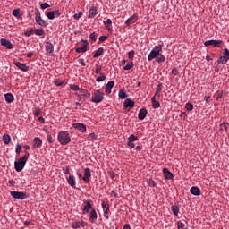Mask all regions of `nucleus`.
Here are the masks:
<instances>
[{"instance_id":"nucleus-46","label":"nucleus","mask_w":229,"mask_h":229,"mask_svg":"<svg viewBox=\"0 0 229 229\" xmlns=\"http://www.w3.org/2000/svg\"><path fill=\"white\" fill-rule=\"evenodd\" d=\"M152 108H155V109L160 108V102H158L157 100L152 102Z\"/></svg>"},{"instance_id":"nucleus-21","label":"nucleus","mask_w":229,"mask_h":229,"mask_svg":"<svg viewBox=\"0 0 229 229\" xmlns=\"http://www.w3.org/2000/svg\"><path fill=\"white\" fill-rule=\"evenodd\" d=\"M190 192L193 196H199L201 194V190H199V188H198V186H193L191 188Z\"/></svg>"},{"instance_id":"nucleus-63","label":"nucleus","mask_w":229,"mask_h":229,"mask_svg":"<svg viewBox=\"0 0 229 229\" xmlns=\"http://www.w3.org/2000/svg\"><path fill=\"white\" fill-rule=\"evenodd\" d=\"M79 64L82 65V67H85V60H83L82 58H80L78 60Z\"/></svg>"},{"instance_id":"nucleus-4","label":"nucleus","mask_w":229,"mask_h":229,"mask_svg":"<svg viewBox=\"0 0 229 229\" xmlns=\"http://www.w3.org/2000/svg\"><path fill=\"white\" fill-rule=\"evenodd\" d=\"M105 99V93H101L99 90H95L92 94V103H101Z\"/></svg>"},{"instance_id":"nucleus-58","label":"nucleus","mask_w":229,"mask_h":229,"mask_svg":"<svg viewBox=\"0 0 229 229\" xmlns=\"http://www.w3.org/2000/svg\"><path fill=\"white\" fill-rule=\"evenodd\" d=\"M35 19H38L40 16V11L38 9H35Z\"/></svg>"},{"instance_id":"nucleus-9","label":"nucleus","mask_w":229,"mask_h":229,"mask_svg":"<svg viewBox=\"0 0 229 229\" xmlns=\"http://www.w3.org/2000/svg\"><path fill=\"white\" fill-rule=\"evenodd\" d=\"M13 64L16 67H18V69H21V71H23V72H28V71H30V66L26 65V64H22L17 61H15Z\"/></svg>"},{"instance_id":"nucleus-39","label":"nucleus","mask_w":229,"mask_h":229,"mask_svg":"<svg viewBox=\"0 0 229 229\" xmlns=\"http://www.w3.org/2000/svg\"><path fill=\"white\" fill-rule=\"evenodd\" d=\"M70 89H71V90H73V92H78V90L79 91L81 90V89H80V86L74 85V84H71Z\"/></svg>"},{"instance_id":"nucleus-64","label":"nucleus","mask_w":229,"mask_h":229,"mask_svg":"<svg viewBox=\"0 0 229 229\" xmlns=\"http://www.w3.org/2000/svg\"><path fill=\"white\" fill-rule=\"evenodd\" d=\"M123 229H131V226H130V224H125Z\"/></svg>"},{"instance_id":"nucleus-18","label":"nucleus","mask_w":229,"mask_h":229,"mask_svg":"<svg viewBox=\"0 0 229 229\" xmlns=\"http://www.w3.org/2000/svg\"><path fill=\"white\" fill-rule=\"evenodd\" d=\"M92 176L89 168L84 169V177H82L83 182H89V179Z\"/></svg>"},{"instance_id":"nucleus-54","label":"nucleus","mask_w":229,"mask_h":229,"mask_svg":"<svg viewBox=\"0 0 229 229\" xmlns=\"http://www.w3.org/2000/svg\"><path fill=\"white\" fill-rule=\"evenodd\" d=\"M83 15V13H81V12H79L78 13H75L74 15H73V19H76V20H78V19H81V16Z\"/></svg>"},{"instance_id":"nucleus-59","label":"nucleus","mask_w":229,"mask_h":229,"mask_svg":"<svg viewBox=\"0 0 229 229\" xmlns=\"http://www.w3.org/2000/svg\"><path fill=\"white\" fill-rule=\"evenodd\" d=\"M172 74H174V76H178V74H180V72H178V70L176 68H174L172 70Z\"/></svg>"},{"instance_id":"nucleus-35","label":"nucleus","mask_w":229,"mask_h":229,"mask_svg":"<svg viewBox=\"0 0 229 229\" xmlns=\"http://www.w3.org/2000/svg\"><path fill=\"white\" fill-rule=\"evenodd\" d=\"M12 14L16 17L17 19H21V9H14L13 12H12Z\"/></svg>"},{"instance_id":"nucleus-40","label":"nucleus","mask_w":229,"mask_h":229,"mask_svg":"<svg viewBox=\"0 0 229 229\" xmlns=\"http://www.w3.org/2000/svg\"><path fill=\"white\" fill-rule=\"evenodd\" d=\"M103 66L97 64L95 69V74H103V72H101Z\"/></svg>"},{"instance_id":"nucleus-29","label":"nucleus","mask_w":229,"mask_h":229,"mask_svg":"<svg viewBox=\"0 0 229 229\" xmlns=\"http://www.w3.org/2000/svg\"><path fill=\"white\" fill-rule=\"evenodd\" d=\"M86 44L82 45L81 47L76 48V53H86L87 51V46H89V43L85 41Z\"/></svg>"},{"instance_id":"nucleus-32","label":"nucleus","mask_w":229,"mask_h":229,"mask_svg":"<svg viewBox=\"0 0 229 229\" xmlns=\"http://www.w3.org/2000/svg\"><path fill=\"white\" fill-rule=\"evenodd\" d=\"M172 212L174 215H175L176 217H178V214L180 212V207H178V205L172 206Z\"/></svg>"},{"instance_id":"nucleus-19","label":"nucleus","mask_w":229,"mask_h":229,"mask_svg":"<svg viewBox=\"0 0 229 229\" xmlns=\"http://www.w3.org/2000/svg\"><path fill=\"white\" fill-rule=\"evenodd\" d=\"M114 85H115V82H114V81L107 82L106 86V94H112V89H114Z\"/></svg>"},{"instance_id":"nucleus-16","label":"nucleus","mask_w":229,"mask_h":229,"mask_svg":"<svg viewBox=\"0 0 229 229\" xmlns=\"http://www.w3.org/2000/svg\"><path fill=\"white\" fill-rule=\"evenodd\" d=\"M123 106L125 108L131 109V108H133V106H135V102L133 100L130 99V98H126L124 103H123Z\"/></svg>"},{"instance_id":"nucleus-5","label":"nucleus","mask_w":229,"mask_h":229,"mask_svg":"<svg viewBox=\"0 0 229 229\" xmlns=\"http://www.w3.org/2000/svg\"><path fill=\"white\" fill-rule=\"evenodd\" d=\"M222 55H223L218 58L217 62H218V64H222L223 65H225V64H226L229 60V50H228V48H225Z\"/></svg>"},{"instance_id":"nucleus-2","label":"nucleus","mask_w":229,"mask_h":229,"mask_svg":"<svg viewBox=\"0 0 229 229\" xmlns=\"http://www.w3.org/2000/svg\"><path fill=\"white\" fill-rule=\"evenodd\" d=\"M57 140L61 146H67L71 142V136L67 131H62L58 132Z\"/></svg>"},{"instance_id":"nucleus-8","label":"nucleus","mask_w":229,"mask_h":229,"mask_svg":"<svg viewBox=\"0 0 229 229\" xmlns=\"http://www.w3.org/2000/svg\"><path fill=\"white\" fill-rule=\"evenodd\" d=\"M221 44H223L222 40H207L204 42V46H206V47H208V46H213L214 47H219V46H221Z\"/></svg>"},{"instance_id":"nucleus-11","label":"nucleus","mask_w":229,"mask_h":229,"mask_svg":"<svg viewBox=\"0 0 229 229\" xmlns=\"http://www.w3.org/2000/svg\"><path fill=\"white\" fill-rule=\"evenodd\" d=\"M73 128H75V130H79L81 133H85V131H87V125L83 123H73Z\"/></svg>"},{"instance_id":"nucleus-13","label":"nucleus","mask_w":229,"mask_h":229,"mask_svg":"<svg viewBox=\"0 0 229 229\" xmlns=\"http://www.w3.org/2000/svg\"><path fill=\"white\" fill-rule=\"evenodd\" d=\"M0 44L1 46H4V47H6L7 49H13V45L12 44V42H10V40L5 39V38H2L0 40Z\"/></svg>"},{"instance_id":"nucleus-38","label":"nucleus","mask_w":229,"mask_h":229,"mask_svg":"<svg viewBox=\"0 0 229 229\" xmlns=\"http://www.w3.org/2000/svg\"><path fill=\"white\" fill-rule=\"evenodd\" d=\"M106 80V76H105L104 73H101L100 76L96 79V81H98V83H101V81H105Z\"/></svg>"},{"instance_id":"nucleus-57","label":"nucleus","mask_w":229,"mask_h":229,"mask_svg":"<svg viewBox=\"0 0 229 229\" xmlns=\"http://www.w3.org/2000/svg\"><path fill=\"white\" fill-rule=\"evenodd\" d=\"M89 38H90V40H92L93 42H96V32H92V33L89 35Z\"/></svg>"},{"instance_id":"nucleus-45","label":"nucleus","mask_w":229,"mask_h":229,"mask_svg":"<svg viewBox=\"0 0 229 229\" xmlns=\"http://www.w3.org/2000/svg\"><path fill=\"white\" fill-rule=\"evenodd\" d=\"M177 228L178 229H185V223L182 222V221H178L177 223Z\"/></svg>"},{"instance_id":"nucleus-56","label":"nucleus","mask_w":229,"mask_h":229,"mask_svg":"<svg viewBox=\"0 0 229 229\" xmlns=\"http://www.w3.org/2000/svg\"><path fill=\"white\" fill-rule=\"evenodd\" d=\"M128 56H129V58H134L135 57V50H131L128 53Z\"/></svg>"},{"instance_id":"nucleus-48","label":"nucleus","mask_w":229,"mask_h":229,"mask_svg":"<svg viewBox=\"0 0 229 229\" xmlns=\"http://www.w3.org/2000/svg\"><path fill=\"white\" fill-rule=\"evenodd\" d=\"M133 67V63H130L123 67L124 71H130Z\"/></svg>"},{"instance_id":"nucleus-53","label":"nucleus","mask_w":229,"mask_h":229,"mask_svg":"<svg viewBox=\"0 0 229 229\" xmlns=\"http://www.w3.org/2000/svg\"><path fill=\"white\" fill-rule=\"evenodd\" d=\"M41 112H42V110H40V108H38V107L36 108L35 112H34L35 117H38V115H40Z\"/></svg>"},{"instance_id":"nucleus-1","label":"nucleus","mask_w":229,"mask_h":229,"mask_svg":"<svg viewBox=\"0 0 229 229\" xmlns=\"http://www.w3.org/2000/svg\"><path fill=\"white\" fill-rule=\"evenodd\" d=\"M29 157L30 153L25 152V155L21 158H19L18 161L14 162V169L17 171V173H21V171L24 169V165H26Z\"/></svg>"},{"instance_id":"nucleus-49","label":"nucleus","mask_w":229,"mask_h":229,"mask_svg":"<svg viewBox=\"0 0 229 229\" xmlns=\"http://www.w3.org/2000/svg\"><path fill=\"white\" fill-rule=\"evenodd\" d=\"M147 182H148V185L149 186V187H155V181H153L152 179H148L147 180Z\"/></svg>"},{"instance_id":"nucleus-15","label":"nucleus","mask_w":229,"mask_h":229,"mask_svg":"<svg viewBox=\"0 0 229 229\" xmlns=\"http://www.w3.org/2000/svg\"><path fill=\"white\" fill-rule=\"evenodd\" d=\"M137 19H139V16L137 14L131 15L130 18L126 20L125 21L126 26H130L137 22Z\"/></svg>"},{"instance_id":"nucleus-27","label":"nucleus","mask_w":229,"mask_h":229,"mask_svg":"<svg viewBox=\"0 0 229 229\" xmlns=\"http://www.w3.org/2000/svg\"><path fill=\"white\" fill-rule=\"evenodd\" d=\"M96 219H98V213H96V209H91L89 221L91 223H94V221H96Z\"/></svg>"},{"instance_id":"nucleus-62","label":"nucleus","mask_w":229,"mask_h":229,"mask_svg":"<svg viewBox=\"0 0 229 229\" xmlns=\"http://www.w3.org/2000/svg\"><path fill=\"white\" fill-rule=\"evenodd\" d=\"M63 171H64V174H71V172L69 171V166L63 168Z\"/></svg>"},{"instance_id":"nucleus-23","label":"nucleus","mask_w":229,"mask_h":229,"mask_svg":"<svg viewBox=\"0 0 229 229\" xmlns=\"http://www.w3.org/2000/svg\"><path fill=\"white\" fill-rule=\"evenodd\" d=\"M33 148H40L42 146V140H40L38 137H35L33 139Z\"/></svg>"},{"instance_id":"nucleus-60","label":"nucleus","mask_w":229,"mask_h":229,"mask_svg":"<svg viewBox=\"0 0 229 229\" xmlns=\"http://www.w3.org/2000/svg\"><path fill=\"white\" fill-rule=\"evenodd\" d=\"M127 145L129 146V148H135V143L133 141H127Z\"/></svg>"},{"instance_id":"nucleus-26","label":"nucleus","mask_w":229,"mask_h":229,"mask_svg":"<svg viewBox=\"0 0 229 229\" xmlns=\"http://www.w3.org/2000/svg\"><path fill=\"white\" fill-rule=\"evenodd\" d=\"M81 94L84 99H89L90 98V92L85 89H81Z\"/></svg>"},{"instance_id":"nucleus-17","label":"nucleus","mask_w":229,"mask_h":229,"mask_svg":"<svg viewBox=\"0 0 229 229\" xmlns=\"http://www.w3.org/2000/svg\"><path fill=\"white\" fill-rule=\"evenodd\" d=\"M89 19H94V17H96L98 15V7L96 6H92L89 10Z\"/></svg>"},{"instance_id":"nucleus-10","label":"nucleus","mask_w":229,"mask_h":229,"mask_svg":"<svg viewBox=\"0 0 229 229\" xmlns=\"http://www.w3.org/2000/svg\"><path fill=\"white\" fill-rule=\"evenodd\" d=\"M87 225H88V224H87V222H85V221L73 222V223L72 224V228H74V229L85 228V226H87Z\"/></svg>"},{"instance_id":"nucleus-42","label":"nucleus","mask_w":229,"mask_h":229,"mask_svg":"<svg viewBox=\"0 0 229 229\" xmlns=\"http://www.w3.org/2000/svg\"><path fill=\"white\" fill-rule=\"evenodd\" d=\"M54 84L56 87H62V85H64V81L56 79L54 81Z\"/></svg>"},{"instance_id":"nucleus-6","label":"nucleus","mask_w":229,"mask_h":229,"mask_svg":"<svg viewBox=\"0 0 229 229\" xmlns=\"http://www.w3.org/2000/svg\"><path fill=\"white\" fill-rule=\"evenodd\" d=\"M11 196L14 198V199H26L28 198L26 192L22 191H11Z\"/></svg>"},{"instance_id":"nucleus-47","label":"nucleus","mask_w":229,"mask_h":229,"mask_svg":"<svg viewBox=\"0 0 229 229\" xmlns=\"http://www.w3.org/2000/svg\"><path fill=\"white\" fill-rule=\"evenodd\" d=\"M89 140H96L98 139V135L96 133L92 132L89 135Z\"/></svg>"},{"instance_id":"nucleus-52","label":"nucleus","mask_w":229,"mask_h":229,"mask_svg":"<svg viewBox=\"0 0 229 229\" xmlns=\"http://www.w3.org/2000/svg\"><path fill=\"white\" fill-rule=\"evenodd\" d=\"M47 142H49V144H53L55 142V140H53V136H51V134H48L47 136Z\"/></svg>"},{"instance_id":"nucleus-22","label":"nucleus","mask_w":229,"mask_h":229,"mask_svg":"<svg viewBox=\"0 0 229 229\" xmlns=\"http://www.w3.org/2000/svg\"><path fill=\"white\" fill-rule=\"evenodd\" d=\"M163 174H165V177L166 178V180H173V178H174L173 173H171V171H169V169L164 168Z\"/></svg>"},{"instance_id":"nucleus-37","label":"nucleus","mask_w":229,"mask_h":229,"mask_svg":"<svg viewBox=\"0 0 229 229\" xmlns=\"http://www.w3.org/2000/svg\"><path fill=\"white\" fill-rule=\"evenodd\" d=\"M34 33L38 37H42V35H44L45 31L43 30V29H36V30H34Z\"/></svg>"},{"instance_id":"nucleus-3","label":"nucleus","mask_w":229,"mask_h":229,"mask_svg":"<svg viewBox=\"0 0 229 229\" xmlns=\"http://www.w3.org/2000/svg\"><path fill=\"white\" fill-rule=\"evenodd\" d=\"M160 51H162V46H156L149 53L148 56V62H151V60H155L160 54Z\"/></svg>"},{"instance_id":"nucleus-25","label":"nucleus","mask_w":229,"mask_h":229,"mask_svg":"<svg viewBox=\"0 0 229 229\" xmlns=\"http://www.w3.org/2000/svg\"><path fill=\"white\" fill-rule=\"evenodd\" d=\"M92 208V205L90 204V201H86V205L84 206L82 209V214H89V211Z\"/></svg>"},{"instance_id":"nucleus-14","label":"nucleus","mask_w":229,"mask_h":229,"mask_svg":"<svg viewBox=\"0 0 229 229\" xmlns=\"http://www.w3.org/2000/svg\"><path fill=\"white\" fill-rule=\"evenodd\" d=\"M146 115H148V109L147 108H141L138 114V119L140 121H144L146 119Z\"/></svg>"},{"instance_id":"nucleus-33","label":"nucleus","mask_w":229,"mask_h":229,"mask_svg":"<svg viewBox=\"0 0 229 229\" xmlns=\"http://www.w3.org/2000/svg\"><path fill=\"white\" fill-rule=\"evenodd\" d=\"M12 140V138L8 134L3 135V142L4 144H10V141Z\"/></svg>"},{"instance_id":"nucleus-12","label":"nucleus","mask_w":229,"mask_h":229,"mask_svg":"<svg viewBox=\"0 0 229 229\" xmlns=\"http://www.w3.org/2000/svg\"><path fill=\"white\" fill-rule=\"evenodd\" d=\"M46 51L49 56H51V55H53V53L55 51V47L53 46V43H51V42L46 43Z\"/></svg>"},{"instance_id":"nucleus-51","label":"nucleus","mask_w":229,"mask_h":229,"mask_svg":"<svg viewBox=\"0 0 229 229\" xmlns=\"http://www.w3.org/2000/svg\"><path fill=\"white\" fill-rule=\"evenodd\" d=\"M162 83H159L157 88H156V91H157V94H160V92H162Z\"/></svg>"},{"instance_id":"nucleus-50","label":"nucleus","mask_w":229,"mask_h":229,"mask_svg":"<svg viewBox=\"0 0 229 229\" xmlns=\"http://www.w3.org/2000/svg\"><path fill=\"white\" fill-rule=\"evenodd\" d=\"M51 5H49L47 3H43L40 4L41 10H46V8H50Z\"/></svg>"},{"instance_id":"nucleus-43","label":"nucleus","mask_w":229,"mask_h":229,"mask_svg":"<svg viewBox=\"0 0 229 229\" xmlns=\"http://www.w3.org/2000/svg\"><path fill=\"white\" fill-rule=\"evenodd\" d=\"M108 212H110V206H107L106 210L104 211V217L106 219H110V216H108Z\"/></svg>"},{"instance_id":"nucleus-28","label":"nucleus","mask_w":229,"mask_h":229,"mask_svg":"<svg viewBox=\"0 0 229 229\" xmlns=\"http://www.w3.org/2000/svg\"><path fill=\"white\" fill-rule=\"evenodd\" d=\"M4 98H5L6 103H13V100L15 99L12 93L4 94Z\"/></svg>"},{"instance_id":"nucleus-24","label":"nucleus","mask_w":229,"mask_h":229,"mask_svg":"<svg viewBox=\"0 0 229 229\" xmlns=\"http://www.w3.org/2000/svg\"><path fill=\"white\" fill-rule=\"evenodd\" d=\"M35 21L37 24H38L42 28H46V26H47V23L46 22V21H44V19H42V16H40L39 18H35Z\"/></svg>"},{"instance_id":"nucleus-30","label":"nucleus","mask_w":229,"mask_h":229,"mask_svg":"<svg viewBox=\"0 0 229 229\" xmlns=\"http://www.w3.org/2000/svg\"><path fill=\"white\" fill-rule=\"evenodd\" d=\"M156 58V62H157V64H164V62H165V56L160 53Z\"/></svg>"},{"instance_id":"nucleus-7","label":"nucleus","mask_w":229,"mask_h":229,"mask_svg":"<svg viewBox=\"0 0 229 229\" xmlns=\"http://www.w3.org/2000/svg\"><path fill=\"white\" fill-rule=\"evenodd\" d=\"M60 15H62V13L60 12V10L50 11V12H47V17L50 21H53V19H56L60 17Z\"/></svg>"},{"instance_id":"nucleus-20","label":"nucleus","mask_w":229,"mask_h":229,"mask_svg":"<svg viewBox=\"0 0 229 229\" xmlns=\"http://www.w3.org/2000/svg\"><path fill=\"white\" fill-rule=\"evenodd\" d=\"M67 182L70 187L76 189V178L73 175H70L69 178L67 179Z\"/></svg>"},{"instance_id":"nucleus-41","label":"nucleus","mask_w":229,"mask_h":229,"mask_svg":"<svg viewBox=\"0 0 229 229\" xmlns=\"http://www.w3.org/2000/svg\"><path fill=\"white\" fill-rule=\"evenodd\" d=\"M224 94H225V91H217L216 92V101L223 99Z\"/></svg>"},{"instance_id":"nucleus-61","label":"nucleus","mask_w":229,"mask_h":229,"mask_svg":"<svg viewBox=\"0 0 229 229\" xmlns=\"http://www.w3.org/2000/svg\"><path fill=\"white\" fill-rule=\"evenodd\" d=\"M106 38H108V36H101L99 38V42H105V40H106Z\"/></svg>"},{"instance_id":"nucleus-36","label":"nucleus","mask_w":229,"mask_h":229,"mask_svg":"<svg viewBox=\"0 0 229 229\" xmlns=\"http://www.w3.org/2000/svg\"><path fill=\"white\" fill-rule=\"evenodd\" d=\"M135 140H139V138L134 134H131L127 139V142H135Z\"/></svg>"},{"instance_id":"nucleus-55","label":"nucleus","mask_w":229,"mask_h":229,"mask_svg":"<svg viewBox=\"0 0 229 229\" xmlns=\"http://www.w3.org/2000/svg\"><path fill=\"white\" fill-rule=\"evenodd\" d=\"M21 151H22V145L21 144H17L16 153L19 155V153H21Z\"/></svg>"},{"instance_id":"nucleus-44","label":"nucleus","mask_w":229,"mask_h":229,"mask_svg":"<svg viewBox=\"0 0 229 229\" xmlns=\"http://www.w3.org/2000/svg\"><path fill=\"white\" fill-rule=\"evenodd\" d=\"M185 108L186 110H189L191 112V110H194V105H192L191 103H186Z\"/></svg>"},{"instance_id":"nucleus-34","label":"nucleus","mask_w":229,"mask_h":229,"mask_svg":"<svg viewBox=\"0 0 229 229\" xmlns=\"http://www.w3.org/2000/svg\"><path fill=\"white\" fill-rule=\"evenodd\" d=\"M118 96L120 99H126V98H128V95L126 94V92H124V89H120Z\"/></svg>"},{"instance_id":"nucleus-31","label":"nucleus","mask_w":229,"mask_h":229,"mask_svg":"<svg viewBox=\"0 0 229 229\" xmlns=\"http://www.w3.org/2000/svg\"><path fill=\"white\" fill-rule=\"evenodd\" d=\"M104 50L103 47H99L96 50L95 54L93 55V58H99V56H101V55H103Z\"/></svg>"}]
</instances>
